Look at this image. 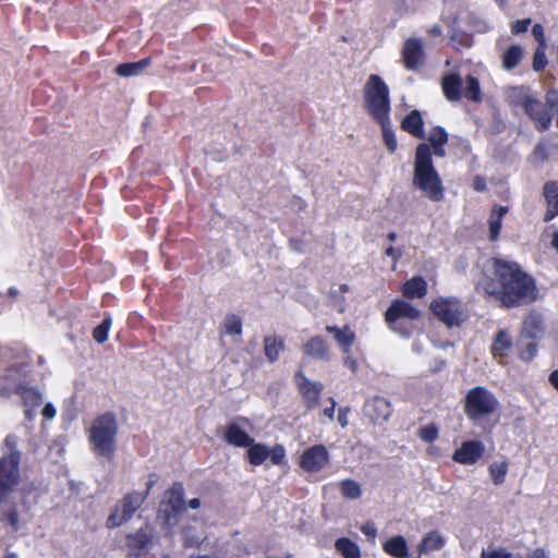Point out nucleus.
Segmentation results:
<instances>
[{"mask_svg": "<svg viewBox=\"0 0 558 558\" xmlns=\"http://www.w3.org/2000/svg\"><path fill=\"white\" fill-rule=\"evenodd\" d=\"M15 391L22 398L25 407L37 408L43 403V393L36 387L21 384L16 387Z\"/></svg>", "mask_w": 558, "mask_h": 558, "instance_id": "nucleus-29", "label": "nucleus"}, {"mask_svg": "<svg viewBox=\"0 0 558 558\" xmlns=\"http://www.w3.org/2000/svg\"><path fill=\"white\" fill-rule=\"evenodd\" d=\"M420 311L412 304L404 300L397 299L385 313V318L388 324H398L401 318H409L411 320L420 317Z\"/></svg>", "mask_w": 558, "mask_h": 558, "instance_id": "nucleus-17", "label": "nucleus"}, {"mask_svg": "<svg viewBox=\"0 0 558 558\" xmlns=\"http://www.w3.org/2000/svg\"><path fill=\"white\" fill-rule=\"evenodd\" d=\"M523 57V48L520 45H511L502 54V68L511 71L517 68Z\"/></svg>", "mask_w": 558, "mask_h": 558, "instance_id": "nucleus-34", "label": "nucleus"}, {"mask_svg": "<svg viewBox=\"0 0 558 558\" xmlns=\"http://www.w3.org/2000/svg\"><path fill=\"white\" fill-rule=\"evenodd\" d=\"M184 495V485L179 481L173 482L165 492L158 510V518L162 521L163 526L171 529L179 523L180 517L186 510Z\"/></svg>", "mask_w": 558, "mask_h": 558, "instance_id": "nucleus-5", "label": "nucleus"}, {"mask_svg": "<svg viewBox=\"0 0 558 558\" xmlns=\"http://www.w3.org/2000/svg\"><path fill=\"white\" fill-rule=\"evenodd\" d=\"M531 23H532V20L530 17L518 20L514 23H512L511 33L513 35H519V34L525 33L529 29Z\"/></svg>", "mask_w": 558, "mask_h": 558, "instance_id": "nucleus-51", "label": "nucleus"}, {"mask_svg": "<svg viewBox=\"0 0 558 558\" xmlns=\"http://www.w3.org/2000/svg\"><path fill=\"white\" fill-rule=\"evenodd\" d=\"M112 325V318L109 314H107L102 322L94 328L93 330V338L94 340L101 344L105 343L108 340V333Z\"/></svg>", "mask_w": 558, "mask_h": 558, "instance_id": "nucleus-40", "label": "nucleus"}, {"mask_svg": "<svg viewBox=\"0 0 558 558\" xmlns=\"http://www.w3.org/2000/svg\"><path fill=\"white\" fill-rule=\"evenodd\" d=\"M1 520L7 521L13 532L20 530V514L15 508L4 513Z\"/></svg>", "mask_w": 558, "mask_h": 558, "instance_id": "nucleus-49", "label": "nucleus"}, {"mask_svg": "<svg viewBox=\"0 0 558 558\" xmlns=\"http://www.w3.org/2000/svg\"><path fill=\"white\" fill-rule=\"evenodd\" d=\"M361 532L371 539L377 536V527L373 522H366L361 526Z\"/></svg>", "mask_w": 558, "mask_h": 558, "instance_id": "nucleus-54", "label": "nucleus"}, {"mask_svg": "<svg viewBox=\"0 0 558 558\" xmlns=\"http://www.w3.org/2000/svg\"><path fill=\"white\" fill-rule=\"evenodd\" d=\"M508 472V462H494L489 465V474L495 485H501L505 483L506 475Z\"/></svg>", "mask_w": 558, "mask_h": 558, "instance_id": "nucleus-41", "label": "nucleus"}, {"mask_svg": "<svg viewBox=\"0 0 558 558\" xmlns=\"http://www.w3.org/2000/svg\"><path fill=\"white\" fill-rule=\"evenodd\" d=\"M392 405L390 401L381 396H374L367 399L363 405V413L374 424H383L387 422L392 414Z\"/></svg>", "mask_w": 558, "mask_h": 558, "instance_id": "nucleus-12", "label": "nucleus"}, {"mask_svg": "<svg viewBox=\"0 0 558 558\" xmlns=\"http://www.w3.org/2000/svg\"><path fill=\"white\" fill-rule=\"evenodd\" d=\"M326 331L333 336L344 354H349L351 352V348L355 341V333L348 325L342 328L336 325H328L326 326Z\"/></svg>", "mask_w": 558, "mask_h": 558, "instance_id": "nucleus-22", "label": "nucleus"}, {"mask_svg": "<svg viewBox=\"0 0 558 558\" xmlns=\"http://www.w3.org/2000/svg\"><path fill=\"white\" fill-rule=\"evenodd\" d=\"M545 333L543 317L541 314L532 312L523 320L519 336L523 339H530L539 342Z\"/></svg>", "mask_w": 558, "mask_h": 558, "instance_id": "nucleus-18", "label": "nucleus"}, {"mask_svg": "<svg viewBox=\"0 0 558 558\" xmlns=\"http://www.w3.org/2000/svg\"><path fill=\"white\" fill-rule=\"evenodd\" d=\"M429 310L448 328L460 327L465 320L462 302L457 296H439L430 302Z\"/></svg>", "mask_w": 558, "mask_h": 558, "instance_id": "nucleus-7", "label": "nucleus"}, {"mask_svg": "<svg viewBox=\"0 0 558 558\" xmlns=\"http://www.w3.org/2000/svg\"><path fill=\"white\" fill-rule=\"evenodd\" d=\"M442 92L449 101H458L462 96V80L458 73H449L442 77Z\"/></svg>", "mask_w": 558, "mask_h": 558, "instance_id": "nucleus-25", "label": "nucleus"}, {"mask_svg": "<svg viewBox=\"0 0 558 558\" xmlns=\"http://www.w3.org/2000/svg\"><path fill=\"white\" fill-rule=\"evenodd\" d=\"M543 196L546 203V210L543 220L551 221L558 216V180L545 182L543 186Z\"/></svg>", "mask_w": 558, "mask_h": 558, "instance_id": "nucleus-19", "label": "nucleus"}, {"mask_svg": "<svg viewBox=\"0 0 558 558\" xmlns=\"http://www.w3.org/2000/svg\"><path fill=\"white\" fill-rule=\"evenodd\" d=\"M402 291L410 299L423 298L427 293V283L423 277L416 276L404 283Z\"/></svg>", "mask_w": 558, "mask_h": 558, "instance_id": "nucleus-31", "label": "nucleus"}, {"mask_svg": "<svg viewBox=\"0 0 558 558\" xmlns=\"http://www.w3.org/2000/svg\"><path fill=\"white\" fill-rule=\"evenodd\" d=\"M527 558H549L543 548H536L534 549Z\"/></svg>", "mask_w": 558, "mask_h": 558, "instance_id": "nucleus-63", "label": "nucleus"}, {"mask_svg": "<svg viewBox=\"0 0 558 558\" xmlns=\"http://www.w3.org/2000/svg\"><path fill=\"white\" fill-rule=\"evenodd\" d=\"M340 487L343 497L348 499H357L362 496L361 485L354 480H343Z\"/></svg>", "mask_w": 558, "mask_h": 558, "instance_id": "nucleus-42", "label": "nucleus"}, {"mask_svg": "<svg viewBox=\"0 0 558 558\" xmlns=\"http://www.w3.org/2000/svg\"><path fill=\"white\" fill-rule=\"evenodd\" d=\"M247 448V459L251 464L260 465L268 459L269 448L266 445L253 441Z\"/></svg>", "mask_w": 558, "mask_h": 558, "instance_id": "nucleus-37", "label": "nucleus"}, {"mask_svg": "<svg viewBox=\"0 0 558 558\" xmlns=\"http://www.w3.org/2000/svg\"><path fill=\"white\" fill-rule=\"evenodd\" d=\"M295 381L307 410L315 409L319 403L320 393L324 389L323 384L311 381L302 371L295 373Z\"/></svg>", "mask_w": 558, "mask_h": 558, "instance_id": "nucleus-14", "label": "nucleus"}, {"mask_svg": "<svg viewBox=\"0 0 558 558\" xmlns=\"http://www.w3.org/2000/svg\"><path fill=\"white\" fill-rule=\"evenodd\" d=\"M545 49L546 46H538L534 51L532 68L535 72H542L548 64Z\"/></svg>", "mask_w": 558, "mask_h": 558, "instance_id": "nucleus-44", "label": "nucleus"}, {"mask_svg": "<svg viewBox=\"0 0 558 558\" xmlns=\"http://www.w3.org/2000/svg\"><path fill=\"white\" fill-rule=\"evenodd\" d=\"M390 328L398 332L403 338H410L412 335V329L409 327H402V324L398 322V324H389Z\"/></svg>", "mask_w": 558, "mask_h": 558, "instance_id": "nucleus-55", "label": "nucleus"}, {"mask_svg": "<svg viewBox=\"0 0 558 558\" xmlns=\"http://www.w3.org/2000/svg\"><path fill=\"white\" fill-rule=\"evenodd\" d=\"M329 400L331 403L330 407L325 408L323 412H324L325 416H327L329 420L332 421L333 416H335V408H336L337 402H336L335 398H332V397L329 398Z\"/></svg>", "mask_w": 558, "mask_h": 558, "instance_id": "nucleus-62", "label": "nucleus"}, {"mask_svg": "<svg viewBox=\"0 0 558 558\" xmlns=\"http://www.w3.org/2000/svg\"><path fill=\"white\" fill-rule=\"evenodd\" d=\"M445 145L420 143L415 148L412 184L432 202H440L445 196V187L440 174L436 170L433 156L445 157Z\"/></svg>", "mask_w": 558, "mask_h": 558, "instance_id": "nucleus-2", "label": "nucleus"}, {"mask_svg": "<svg viewBox=\"0 0 558 558\" xmlns=\"http://www.w3.org/2000/svg\"><path fill=\"white\" fill-rule=\"evenodd\" d=\"M472 186H473V189L476 192H484V191H486L487 190L486 179L484 177H482V175H476L473 179Z\"/></svg>", "mask_w": 558, "mask_h": 558, "instance_id": "nucleus-56", "label": "nucleus"}, {"mask_svg": "<svg viewBox=\"0 0 558 558\" xmlns=\"http://www.w3.org/2000/svg\"><path fill=\"white\" fill-rule=\"evenodd\" d=\"M381 128L383 131V140L384 143L390 154H393L397 150L398 142L396 137V133L391 126L390 116L386 118H381L379 120H375Z\"/></svg>", "mask_w": 558, "mask_h": 558, "instance_id": "nucleus-33", "label": "nucleus"}, {"mask_svg": "<svg viewBox=\"0 0 558 558\" xmlns=\"http://www.w3.org/2000/svg\"><path fill=\"white\" fill-rule=\"evenodd\" d=\"M364 107L373 120L390 116V90L378 74H371L364 85Z\"/></svg>", "mask_w": 558, "mask_h": 558, "instance_id": "nucleus-4", "label": "nucleus"}, {"mask_svg": "<svg viewBox=\"0 0 558 558\" xmlns=\"http://www.w3.org/2000/svg\"><path fill=\"white\" fill-rule=\"evenodd\" d=\"M538 343L537 341L523 339L518 336L514 342L518 359L523 363H531L537 356Z\"/></svg>", "mask_w": 558, "mask_h": 558, "instance_id": "nucleus-26", "label": "nucleus"}, {"mask_svg": "<svg viewBox=\"0 0 558 558\" xmlns=\"http://www.w3.org/2000/svg\"><path fill=\"white\" fill-rule=\"evenodd\" d=\"M41 414H43L44 418L52 420L57 414V410L51 402H48L44 405Z\"/></svg>", "mask_w": 558, "mask_h": 558, "instance_id": "nucleus-57", "label": "nucleus"}, {"mask_svg": "<svg viewBox=\"0 0 558 558\" xmlns=\"http://www.w3.org/2000/svg\"><path fill=\"white\" fill-rule=\"evenodd\" d=\"M520 94L515 96L513 102L524 109L526 116L535 122L538 132L547 131L553 121V113L548 106L536 99L532 95L523 93V87L518 88Z\"/></svg>", "mask_w": 558, "mask_h": 558, "instance_id": "nucleus-8", "label": "nucleus"}, {"mask_svg": "<svg viewBox=\"0 0 558 558\" xmlns=\"http://www.w3.org/2000/svg\"><path fill=\"white\" fill-rule=\"evenodd\" d=\"M222 326L227 335H242V318L236 314H228L223 319Z\"/></svg>", "mask_w": 558, "mask_h": 558, "instance_id": "nucleus-39", "label": "nucleus"}, {"mask_svg": "<svg viewBox=\"0 0 558 558\" xmlns=\"http://www.w3.org/2000/svg\"><path fill=\"white\" fill-rule=\"evenodd\" d=\"M446 366H447L446 361L439 356H436L430 361L429 371L432 374H436V373L444 371L446 368Z\"/></svg>", "mask_w": 558, "mask_h": 558, "instance_id": "nucleus-53", "label": "nucleus"}, {"mask_svg": "<svg viewBox=\"0 0 558 558\" xmlns=\"http://www.w3.org/2000/svg\"><path fill=\"white\" fill-rule=\"evenodd\" d=\"M153 545V534L148 525L126 535L128 556L140 558L146 556Z\"/></svg>", "mask_w": 558, "mask_h": 558, "instance_id": "nucleus-13", "label": "nucleus"}, {"mask_svg": "<svg viewBox=\"0 0 558 558\" xmlns=\"http://www.w3.org/2000/svg\"><path fill=\"white\" fill-rule=\"evenodd\" d=\"M330 454L328 449L319 444L308 447L300 457V466L306 472L316 473L328 465Z\"/></svg>", "mask_w": 558, "mask_h": 558, "instance_id": "nucleus-11", "label": "nucleus"}, {"mask_svg": "<svg viewBox=\"0 0 558 558\" xmlns=\"http://www.w3.org/2000/svg\"><path fill=\"white\" fill-rule=\"evenodd\" d=\"M158 475L156 473H150L148 475V480L146 482V490L144 493H141V495H146V498L149 496L150 494V490L153 489V487L156 485V483L158 482Z\"/></svg>", "mask_w": 558, "mask_h": 558, "instance_id": "nucleus-58", "label": "nucleus"}, {"mask_svg": "<svg viewBox=\"0 0 558 558\" xmlns=\"http://www.w3.org/2000/svg\"><path fill=\"white\" fill-rule=\"evenodd\" d=\"M402 59L408 71H416L424 63V46L420 38L411 37L405 40L402 49Z\"/></svg>", "mask_w": 558, "mask_h": 558, "instance_id": "nucleus-16", "label": "nucleus"}, {"mask_svg": "<svg viewBox=\"0 0 558 558\" xmlns=\"http://www.w3.org/2000/svg\"><path fill=\"white\" fill-rule=\"evenodd\" d=\"M17 453L14 459L0 458V504L14 489L20 480Z\"/></svg>", "mask_w": 558, "mask_h": 558, "instance_id": "nucleus-10", "label": "nucleus"}, {"mask_svg": "<svg viewBox=\"0 0 558 558\" xmlns=\"http://www.w3.org/2000/svg\"><path fill=\"white\" fill-rule=\"evenodd\" d=\"M512 555L504 547L498 548H483L481 558H511Z\"/></svg>", "mask_w": 558, "mask_h": 558, "instance_id": "nucleus-48", "label": "nucleus"}, {"mask_svg": "<svg viewBox=\"0 0 558 558\" xmlns=\"http://www.w3.org/2000/svg\"><path fill=\"white\" fill-rule=\"evenodd\" d=\"M532 34H533L534 38L537 40V43L539 44L538 46H546L544 27L542 24H539V23L534 24L532 27Z\"/></svg>", "mask_w": 558, "mask_h": 558, "instance_id": "nucleus-52", "label": "nucleus"}, {"mask_svg": "<svg viewBox=\"0 0 558 558\" xmlns=\"http://www.w3.org/2000/svg\"><path fill=\"white\" fill-rule=\"evenodd\" d=\"M463 96L473 102H480L482 100L481 85L477 77L473 75H468L465 77Z\"/></svg>", "mask_w": 558, "mask_h": 558, "instance_id": "nucleus-38", "label": "nucleus"}, {"mask_svg": "<svg viewBox=\"0 0 558 558\" xmlns=\"http://www.w3.org/2000/svg\"><path fill=\"white\" fill-rule=\"evenodd\" d=\"M151 62L150 58H144L135 62H124L116 68V73L122 77H131L141 74Z\"/></svg>", "mask_w": 558, "mask_h": 558, "instance_id": "nucleus-30", "label": "nucleus"}, {"mask_svg": "<svg viewBox=\"0 0 558 558\" xmlns=\"http://www.w3.org/2000/svg\"><path fill=\"white\" fill-rule=\"evenodd\" d=\"M546 105L550 109V112L556 114V125L558 128V90L550 88L545 95Z\"/></svg>", "mask_w": 558, "mask_h": 558, "instance_id": "nucleus-46", "label": "nucleus"}, {"mask_svg": "<svg viewBox=\"0 0 558 558\" xmlns=\"http://www.w3.org/2000/svg\"><path fill=\"white\" fill-rule=\"evenodd\" d=\"M429 145H446L449 140V134L444 126H434L427 137Z\"/></svg>", "mask_w": 558, "mask_h": 558, "instance_id": "nucleus-43", "label": "nucleus"}, {"mask_svg": "<svg viewBox=\"0 0 558 558\" xmlns=\"http://www.w3.org/2000/svg\"><path fill=\"white\" fill-rule=\"evenodd\" d=\"M286 349L284 339L281 336L270 335L264 337V352L269 363L279 360L280 353Z\"/></svg>", "mask_w": 558, "mask_h": 558, "instance_id": "nucleus-27", "label": "nucleus"}, {"mask_svg": "<svg viewBox=\"0 0 558 558\" xmlns=\"http://www.w3.org/2000/svg\"><path fill=\"white\" fill-rule=\"evenodd\" d=\"M343 365L351 369L352 373H356L359 369L357 361L350 356V353L345 354V357L343 359Z\"/></svg>", "mask_w": 558, "mask_h": 558, "instance_id": "nucleus-59", "label": "nucleus"}, {"mask_svg": "<svg viewBox=\"0 0 558 558\" xmlns=\"http://www.w3.org/2000/svg\"><path fill=\"white\" fill-rule=\"evenodd\" d=\"M420 437L426 442H433L438 437V429L434 425H428L420 430Z\"/></svg>", "mask_w": 558, "mask_h": 558, "instance_id": "nucleus-50", "label": "nucleus"}, {"mask_svg": "<svg viewBox=\"0 0 558 558\" xmlns=\"http://www.w3.org/2000/svg\"><path fill=\"white\" fill-rule=\"evenodd\" d=\"M268 459H270L271 463L275 465H281L286 460V449L282 445H276L271 449H269Z\"/></svg>", "mask_w": 558, "mask_h": 558, "instance_id": "nucleus-47", "label": "nucleus"}, {"mask_svg": "<svg viewBox=\"0 0 558 558\" xmlns=\"http://www.w3.org/2000/svg\"><path fill=\"white\" fill-rule=\"evenodd\" d=\"M498 405V399L492 391L483 386H476L465 396L464 412L471 421L478 422L494 413Z\"/></svg>", "mask_w": 558, "mask_h": 558, "instance_id": "nucleus-6", "label": "nucleus"}, {"mask_svg": "<svg viewBox=\"0 0 558 558\" xmlns=\"http://www.w3.org/2000/svg\"><path fill=\"white\" fill-rule=\"evenodd\" d=\"M383 549L393 558H407V556H409L408 543L402 535H396L388 538L383 544Z\"/></svg>", "mask_w": 558, "mask_h": 558, "instance_id": "nucleus-28", "label": "nucleus"}, {"mask_svg": "<svg viewBox=\"0 0 558 558\" xmlns=\"http://www.w3.org/2000/svg\"><path fill=\"white\" fill-rule=\"evenodd\" d=\"M336 549L343 558H361L359 545L348 537H340L335 543Z\"/></svg>", "mask_w": 558, "mask_h": 558, "instance_id": "nucleus-36", "label": "nucleus"}, {"mask_svg": "<svg viewBox=\"0 0 558 558\" xmlns=\"http://www.w3.org/2000/svg\"><path fill=\"white\" fill-rule=\"evenodd\" d=\"M145 501L146 495H141V492L125 494L107 518L106 526L116 529L129 522Z\"/></svg>", "mask_w": 558, "mask_h": 558, "instance_id": "nucleus-9", "label": "nucleus"}, {"mask_svg": "<svg viewBox=\"0 0 558 558\" xmlns=\"http://www.w3.org/2000/svg\"><path fill=\"white\" fill-rule=\"evenodd\" d=\"M225 439L228 444L240 447V448H246L251 446L254 441V438H252L239 424L231 423L228 425L226 433H225Z\"/></svg>", "mask_w": 558, "mask_h": 558, "instance_id": "nucleus-24", "label": "nucleus"}, {"mask_svg": "<svg viewBox=\"0 0 558 558\" xmlns=\"http://www.w3.org/2000/svg\"><path fill=\"white\" fill-rule=\"evenodd\" d=\"M385 254L388 257H391L395 263H397L402 256V251L400 248L389 246L386 248Z\"/></svg>", "mask_w": 558, "mask_h": 558, "instance_id": "nucleus-61", "label": "nucleus"}, {"mask_svg": "<svg viewBox=\"0 0 558 558\" xmlns=\"http://www.w3.org/2000/svg\"><path fill=\"white\" fill-rule=\"evenodd\" d=\"M514 347L510 333L506 329H499L493 339L490 353L500 363L508 356V352Z\"/></svg>", "mask_w": 558, "mask_h": 558, "instance_id": "nucleus-20", "label": "nucleus"}, {"mask_svg": "<svg viewBox=\"0 0 558 558\" xmlns=\"http://www.w3.org/2000/svg\"><path fill=\"white\" fill-rule=\"evenodd\" d=\"M445 544L446 539L438 531H430L422 538L418 547L421 553L428 554L441 549Z\"/></svg>", "mask_w": 558, "mask_h": 558, "instance_id": "nucleus-32", "label": "nucleus"}, {"mask_svg": "<svg viewBox=\"0 0 558 558\" xmlns=\"http://www.w3.org/2000/svg\"><path fill=\"white\" fill-rule=\"evenodd\" d=\"M508 213L507 206L496 207L489 218V239L496 241L500 234L502 218Z\"/></svg>", "mask_w": 558, "mask_h": 558, "instance_id": "nucleus-35", "label": "nucleus"}, {"mask_svg": "<svg viewBox=\"0 0 558 558\" xmlns=\"http://www.w3.org/2000/svg\"><path fill=\"white\" fill-rule=\"evenodd\" d=\"M548 381L558 391V369L549 374Z\"/></svg>", "mask_w": 558, "mask_h": 558, "instance_id": "nucleus-64", "label": "nucleus"}, {"mask_svg": "<svg viewBox=\"0 0 558 558\" xmlns=\"http://www.w3.org/2000/svg\"><path fill=\"white\" fill-rule=\"evenodd\" d=\"M492 264L493 278L487 282L485 290L504 307L513 308L536 301V281L519 263L495 257Z\"/></svg>", "mask_w": 558, "mask_h": 558, "instance_id": "nucleus-1", "label": "nucleus"}, {"mask_svg": "<svg viewBox=\"0 0 558 558\" xmlns=\"http://www.w3.org/2000/svg\"><path fill=\"white\" fill-rule=\"evenodd\" d=\"M119 424L116 414L105 412L98 415L89 428V445L92 451L97 456L112 461L117 450V436Z\"/></svg>", "mask_w": 558, "mask_h": 558, "instance_id": "nucleus-3", "label": "nucleus"}, {"mask_svg": "<svg viewBox=\"0 0 558 558\" xmlns=\"http://www.w3.org/2000/svg\"><path fill=\"white\" fill-rule=\"evenodd\" d=\"M350 413V409L348 407L340 408L338 411V422L341 425V427H345L348 422V414Z\"/></svg>", "mask_w": 558, "mask_h": 558, "instance_id": "nucleus-60", "label": "nucleus"}, {"mask_svg": "<svg viewBox=\"0 0 558 558\" xmlns=\"http://www.w3.org/2000/svg\"><path fill=\"white\" fill-rule=\"evenodd\" d=\"M302 349L304 354L311 359L326 362L330 360L329 345L320 336L312 337L303 344Z\"/></svg>", "mask_w": 558, "mask_h": 558, "instance_id": "nucleus-21", "label": "nucleus"}, {"mask_svg": "<svg viewBox=\"0 0 558 558\" xmlns=\"http://www.w3.org/2000/svg\"><path fill=\"white\" fill-rule=\"evenodd\" d=\"M401 129L416 138H424V120L420 110L410 111L401 121Z\"/></svg>", "mask_w": 558, "mask_h": 558, "instance_id": "nucleus-23", "label": "nucleus"}, {"mask_svg": "<svg viewBox=\"0 0 558 558\" xmlns=\"http://www.w3.org/2000/svg\"><path fill=\"white\" fill-rule=\"evenodd\" d=\"M4 444H5V447L9 450V454L8 456H3V458H8V459L13 460L14 459V454L17 453V461L21 462L22 453L17 449V436L14 435V434L7 435V437L4 439Z\"/></svg>", "mask_w": 558, "mask_h": 558, "instance_id": "nucleus-45", "label": "nucleus"}, {"mask_svg": "<svg viewBox=\"0 0 558 558\" xmlns=\"http://www.w3.org/2000/svg\"><path fill=\"white\" fill-rule=\"evenodd\" d=\"M485 446L481 440H465L452 454V460L462 465L475 464L484 454Z\"/></svg>", "mask_w": 558, "mask_h": 558, "instance_id": "nucleus-15", "label": "nucleus"}]
</instances>
